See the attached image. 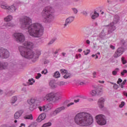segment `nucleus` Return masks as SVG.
<instances>
[{"label": "nucleus", "instance_id": "7ed1b4c3", "mask_svg": "<svg viewBox=\"0 0 127 127\" xmlns=\"http://www.w3.org/2000/svg\"><path fill=\"white\" fill-rule=\"evenodd\" d=\"M74 121L78 126L88 127L93 124V117L89 113L80 112L75 115Z\"/></svg>", "mask_w": 127, "mask_h": 127}, {"label": "nucleus", "instance_id": "6e6d98bb", "mask_svg": "<svg viewBox=\"0 0 127 127\" xmlns=\"http://www.w3.org/2000/svg\"><path fill=\"white\" fill-rule=\"evenodd\" d=\"M72 105H74V102H71L70 103L68 104L67 105V107H70V106H72Z\"/></svg>", "mask_w": 127, "mask_h": 127}, {"label": "nucleus", "instance_id": "bb28decb", "mask_svg": "<svg viewBox=\"0 0 127 127\" xmlns=\"http://www.w3.org/2000/svg\"><path fill=\"white\" fill-rule=\"evenodd\" d=\"M96 37H97V34H94L92 36L89 37V40L91 42H94L95 41Z\"/></svg>", "mask_w": 127, "mask_h": 127}, {"label": "nucleus", "instance_id": "cd10ccee", "mask_svg": "<svg viewBox=\"0 0 127 127\" xmlns=\"http://www.w3.org/2000/svg\"><path fill=\"white\" fill-rule=\"evenodd\" d=\"M99 17V13L97 12V11H94V14L92 15L91 18L92 19H96L97 17Z\"/></svg>", "mask_w": 127, "mask_h": 127}, {"label": "nucleus", "instance_id": "9d476101", "mask_svg": "<svg viewBox=\"0 0 127 127\" xmlns=\"http://www.w3.org/2000/svg\"><path fill=\"white\" fill-rule=\"evenodd\" d=\"M9 57V52L3 48H0V58L2 59H6Z\"/></svg>", "mask_w": 127, "mask_h": 127}, {"label": "nucleus", "instance_id": "473e14b6", "mask_svg": "<svg viewBox=\"0 0 127 127\" xmlns=\"http://www.w3.org/2000/svg\"><path fill=\"white\" fill-rule=\"evenodd\" d=\"M57 40V38L54 37L49 43V44H53Z\"/></svg>", "mask_w": 127, "mask_h": 127}, {"label": "nucleus", "instance_id": "0eeeda50", "mask_svg": "<svg viewBox=\"0 0 127 127\" xmlns=\"http://www.w3.org/2000/svg\"><path fill=\"white\" fill-rule=\"evenodd\" d=\"M95 119L97 124H98V125H100V126H104V125H106V124H107L106 116L100 114L97 115L95 117Z\"/></svg>", "mask_w": 127, "mask_h": 127}, {"label": "nucleus", "instance_id": "a878e982", "mask_svg": "<svg viewBox=\"0 0 127 127\" xmlns=\"http://www.w3.org/2000/svg\"><path fill=\"white\" fill-rule=\"evenodd\" d=\"M17 101V97L13 96L10 100L11 105H13V104H15V102Z\"/></svg>", "mask_w": 127, "mask_h": 127}, {"label": "nucleus", "instance_id": "0e129e2a", "mask_svg": "<svg viewBox=\"0 0 127 127\" xmlns=\"http://www.w3.org/2000/svg\"><path fill=\"white\" fill-rule=\"evenodd\" d=\"M127 83V79H125L124 81L122 83L123 85H125Z\"/></svg>", "mask_w": 127, "mask_h": 127}, {"label": "nucleus", "instance_id": "052dcab7", "mask_svg": "<svg viewBox=\"0 0 127 127\" xmlns=\"http://www.w3.org/2000/svg\"><path fill=\"white\" fill-rule=\"evenodd\" d=\"M120 2H121V3H125L126 0H120Z\"/></svg>", "mask_w": 127, "mask_h": 127}, {"label": "nucleus", "instance_id": "72a5a7b5", "mask_svg": "<svg viewBox=\"0 0 127 127\" xmlns=\"http://www.w3.org/2000/svg\"><path fill=\"white\" fill-rule=\"evenodd\" d=\"M99 55H101V53H100V52H98L97 54H96L95 55H92V57H95V56L96 57L95 59H98V58H99Z\"/></svg>", "mask_w": 127, "mask_h": 127}, {"label": "nucleus", "instance_id": "f257e3e1", "mask_svg": "<svg viewBox=\"0 0 127 127\" xmlns=\"http://www.w3.org/2000/svg\"><path fill=\"white\" fill-rule=\"evenodd\" d=\"M21 28L25 29L28 28V32L32 37L39 38L43 35L44 28L39 23H31V19L28 17H24L20 19Z\"/></svg>", "mask_w": 127, "mask_h": 127}, {"label": "nucleus", "instance_id": "20e7f679", "mask_svg": "<svg viewBox=\"0 0 127 127\" xmlns=\"http://www.w3.org/2000/svg\"><path fill=\"white\" fill-rule=\"evenodd\" d=\"M120 15L115 14L113 16V22L111 23L109 25L105 26L102 31L99 35L100 38H104L106 35L108 34H111L115 31V29H117L115 24H117L120 22Z\"/></svg>", "mask_w": 127, "mask_h": 127}, {"label": "nucleus", "instance_id": "2eb2a0df", "mask_svg": "<svg viewBox=\"0 0 127 127\" xmlns=\"http://www.w3.org/2000/svg\"><path fill=\"white\" fill-rule=\"evenodd\" d=\"M104 103H105V99L103 97H101L98 101V105L100 109H103L104 108Z\"/></svg>", "mask_w": 127, "mask_h": 127}, {"label": "nucleus", "instance_id": "4d7b16f0", "mask_svg": "<svg viewBox=\"0 0 127 127\" xmlns=\"http://www.w3.org/2000/svg\"><path fill=\"white\" fill-rule=\"evenodd\" d=\"M14 91H10L9 92V96H11V95H12V94H14Z\"/></svg>", "mask_w": 127, "mask_h": 127}, {"label": "nucleus", "instance_id": "f3484780", "mask_svg": "<svg viewBox=\"0 0 127 127\" xmlns=\"http://www.w3.org/2000/svg\"><path fill=\"white\" fill-rule=\"evenodd\" d=\"M45 118H46V115L44 113H43L39 116L36 121L38 122V123H40V122L43 121V120H45Z\"/></svg>", "mask_w": 127, "mask_h": 127}, {"label": "nucleus", "instance_id": "4468645a", "mask_svg": "<svg viewBox=\"0 0 127 127\" xmlns=\"http://www.w3.org/2000/svg\"><path fill=\"white\" fill-rule=\"evenodd\" d=\"M74 19H75V16H72L68 17L65 20V23L64 24V27H66L68 24H70L74 21Z\"/></svg>", "mask_w": 127, "mask_h": 127}, {"label": "nucleus", "instance_id": "e433bc0d", "mask_svg": "<svg viewBox=\"0 0 127 127\" xmlns=\"http://www.w3.org/2000/svg\"><path fill=\"white\" fill-rule=\"evenodd\" d=\"M41 1L43 2L44 4H48L49 3V0H40Z\"/></svg>", "mask_w": 127, "mask_h": 127}, {"label": "nucleus", "instance_id": "603ef678", "mask_svg": "<svg viewBox=\"0 0 127 127\" xmlns=\"http://www.w3.org/2000/svg\"><path fill=\"white\" fill-rule=\"evenodd\" d=\"M110 47L111 49H112L113 50H114V49H116V48L114 46H113V45H110Z\"/></svg>", "mask_w": 127, "mask_h": 127}, {"label": "nucleus", "instance_id": "7c9ffc66", "mask_svg": "<svg viewBox=\"0 0 127 127\" xmlns=\"http://www.w3.org/2000/svg\"><path fill=\"white\" fill-rule=\"evenodd\" d=\"M70 77H71V74L68 72L65 73V75L64 76V79H68V78H70Z\"/></svg>", "mask_w": 127, "mask_h": 127}, {"label": "nucleus", "instance_id": "c9c22d12", "mask_svg": "<svg viewBox=\"0 0 127 127\" xmlns=\"http://www.w3.org/2000/svg\"><path fill=\"white\" fill-rule=\"evenodd\" d=\"M66 84V82H64V81H59L58 82V85L59 86H64Z\"/></svg>", "mask_w": 127, "mask_h": 127}, {"label": "nucleus", "instance_id": "39448f33", "mask_svg": "<svg viewBox=\"0 0 127 127\" xmlns=\"http://www.w3.org/2000/svg\"><path fill=\"white\" fill-rule=\"evenodd\" d=\"M42 15L47 23H51L54 20V10L50 6L45 7L42 12Z\"/></svg>", "mask_w": 127, "mask_h": 127}, {"label": "nucleus", "instance_id": "8fccbe9b", "mask_svg": "<svg viewBox=\"0 0 127 127\" xmlns=\"http://www.w3.org/2000/svg\"><path fill=\"white\" fill-rule=\"evenodd\" d=\"M79 85L83 86L84 85H86V82L85 81H81L79 83Z\"/></svg>", "mask_w": 127, "mask_h": 127}, {"label": "nucleus", "instance_id": "774afa93", "mask_svg": "<svg viewBox=\"0 0 127 127\" xmlns=\"http://www.w3.org/2000/svg\"><path fill=\"white\" fill-rule=\"evenodd\" d=\"M80 0H72V1L73 2H78L79 1H80Z\"/></svg>", "mask_w": 127, "mask_h": 127}, {"label": "nucleus", "instance_id": "423d86ee", "mask_svg": "<svg viewBox=\"0 0 127 127\" xmlns=\"http://www.w3.org/2000/svg\"><path fill=\"white\" fill-rule=\"evenodd\" d=\"M59 99H61V94L59 92H51L47 94L45 96L42 97L43 101H46L49 103L50 102H57Z\"/></svg>", "mask_w": 127, "mask_h": 127}, {"label": "nucleus", "instance_id": "c03bdc74", "mask_svg": "<svg viewBox=\"0 0 127 127\" xmlns=\"http://www.w3.org/2000/svg\"><path fill=\"white\" fill-rule=\"evenodd\" d=\"M121 59H122V62L123 64H127V61H126L125 60V58L122 57Z\"/></svg>", "mask_w": 127, "mask_h": 127}, {"label": "nucleus", "instance_id": "2f4dec72", "mask_svg": "<svg viewBox=\"0 0 127 127\" xmlns=\"http://www.w3.org/2000/svg\"><path fill=\"white\" fill-rule=\"evenodd\" d=\"M54 77L55 78H60V73L59 71H56L55 72V74L54 75Z\"/></svg>", "mask_w": 127, "mask_h": 127}, {"label": "nucleus", "instance_id": "9b49d317", "mask_svg": "<svg viewBox=\"0 0 127 127\" xmlns=\"http://www.w3.org/2000/svg\"><path fill=\"white\" fill-rule=\"evenodd\" d=\"M38 102L39 101L37 100V98H32L27 100V103L29 105H33L32 108L33 110H35L38 107V104H37Z\"/></svg>", "mask_w": 127, "mask_h": 127}, {"label": "nucleus", "instance_id": "f704fd0d", "mask_svg": "<svg viewBox=\"0 0 127 127\" xmlns=\"http://www.w3.org/2000/svg\"><path fill=\"white\" fill-rule=\"evenodd\" d=\"M1 8H3V9H6L7 10L8 8V6H7V5H4V4H2L1 5Z\"/></svg>", "mask_w": 127, "mask_h": 127}, {"label": "nucleus", "instance_id": "dca6fc26", "mask_svg": "<svg viewBox=\"0 0 127 127\" xmlns=\"http://www.w3.org/2000/svg\"><path fill=\"white\" fill-rule=\"evenodd\" d=\"M22 114H23V111L20 110L17 112H16L14 114V118L15 120H17L22 116Z\"/></svg>", "mask_w": 127, "mask_h": 127}, {"label": "nucleus", "instance_id": "b1692460", "mask_svg": "<svg viewBox=\"0 0 127 127\" xmlns=\"http://www.w3.org/2000/svg\"><path fill=\"white\" fill-rule=\"evenodd\" d=\"M45 106L46 107V110H47V112L53 108V104L52 103H48Z\"/></svg>", "mask_w": 127, "mask_h": 127}, {"label": "nucleus", "instance_id": "412c9836", "mask_svg": "<svg viewBox=\"0 0 127 127\" xmlns=\"http://www.w3.org/2000/svg\"><path fill=\"white\" fill-rule=\"evenodd\" d=\"M49 85L53 89H55V88L57 87V85H56V82L55 80H51L49 83Z\"/></svg>", "mask_w": 127, "mask_h": 127}, {"label": "nucleus", "instance_id": "3c124183", "mask_svg": "<svg viewBox=\"0 0 127 127\" xmlns=\"http://www.w3.org/2000/svg\"><path fill=\"white\" fill-rule=\"evenodd\" d=\"M122 82H123V80L121 78H119L117 81V84H120V83H122Z\"/></svg>", "mask_w": 127, "mask_h": 127}, {"label": "nucleus", "instance_id": "393cba45", "mask_svg": "<svg viewBox=\"0 0 127 127\" xmlns=\"http://www.w3.org/2000/svg\"><path fill=\"white\" fill-rule=\"evenodd\" d=\"M24 119L25 120H30V121H32L33 120V116L31 114L26 115L24 117Z\"/></svg>", "mask_w": 127, "mask_h": 127}, {"label": "nucleus", "instance_id": "338daca9", "mask_svg": "<svg viewBox=\"0 0 127 127\" xmlns=\"http://www.w3.org/2000/svg\"><path fill=\"white\" fill-rule=\"evenodd\" d=\"M113 75H116L117 74V71L114 70L112 71Z\"/></svg>", "mask_w": 127, "mask_h": 127}, {"label": "nucleus", "instance_id": "5701e85b", "mask_svg": "<svg viewBox=\"0 0 127 127\" xmlns=\"http://www.w3.org/2000/svg\"><path fill=\"white\" fill-rule=\"evenodd\" d=\"M38 109L40 112H44L45 113L47 112V110L46 109L45 105L42 106H39Z\"/></svg>", "mask_w": 127, "mask_h": 127}, {"label": "nucleus", "instance_id": "ddd939ff", "mask_svg": "<svg viewBox=\"0 0 127 127\" xmlns=\"http://www.w3.org/2000/svg\"><path fill=\"white\" fill-rule=\"evenodd\" d=\"M64 110H65V107L64 106L59 107L56 109V110L53 112L52 116H57V115H58V114H59V113H61V112H62V111H64Z\"/></svg>", "mask_w": 127, "mask_h": 127}, {"label": "nucleus", "instance_id": "f8f14e48", "mask_svg": "<svg viewBox=\"0 0 127 127\" xmlns=\"http://www.w3.org/2000/svg\"><path fill=\"white\" fill-rule=\"evenodd\" d=\"M124 52H125V49L124 48L120 47L117 49V51L115 52L113 57L114 58H118V57H120Z\"/></svg>", "mask_w": 127, "mask_h": 127}, {"label": "nucleus", "instance_id": "6e6552de", "mask_svg": "<svg viewBox=\"0 0 127 127\" xmlns=\"http://www.w3.org/2000/svg\"><path fill=\"white\" fill-rule=\"evenodd\" d=\"M103 93V87L102 86H97L94 90L90 92V95L92 97H96V96H101Z\"/></svg>", "mask_w": 127, "mask_h": 127}, {"label": "nucleus", "instance_id": "09e8293b", "mask_svg": "<svg viewBox=\"0 0 127 127\" xmlns=\"http://www.w3.org/2000/svg\"><path fill=\"white\" fill-rule=\"evenodd\" d=\"M81 57H82V56L80 54H79L78 55H76V56H75V58H76V59H78L79 58H81Z\"/></svg>", "mask_w": 127, "mask_h": 127}, {"label": "nucleus", "instance_id": "bf43d9fd", "mask_svg": "<svg viewBox=\"0 0 127 127\" xmlns=\"http://www.w3.org/2000/svg\"><path fill=\"white\" fill-rule=\"evenodd\" d=\"M66 55H67V54H66V53L63 52V53H62V56H63V57H66Z\"/></svg>", "mask_w": 127, "mask_h": 127}, {"label": "nucleus", "instance_id": "a19ab883", "mask_svg": "<svg viewBox=\"0 0 127 127\" xmlns=\"http://www.w3.org/2000/svg\"><path fill=\"white\" fill-rule=\"evenodd\" d=\"M72 9L74 14H77V13H78V9H77V8H72Z\"/></svg>", "mask_w": 127, "mask_h": 127}, {"label": "nucleus", "instance_id": "a211bd4d", "mask_svg": "<svg viewBox=\"0 0 127 127\" xmlns=\"http://www.w3.org/2000/svg\"><path fill=\"white\" fill-rule=\"evenodd\" d=\"M17 9V7H16L14 5H12L11 6H8L7 10H9L10 12H14L15 10Z\"/></svg>", "mask_w": 127, "mask_h": 127}, {"label": "nucleus", "instance_id": "f03ea898", "mask_svg": "<svg viewBox=\"0 0 127 127\" xmlns=\"http://www.w3.org/2000/svg\"><path fill=\"white\" fill-rule=\"evenodd\" d=\"M24 47H20L19 48L20 53L22 56L26 59H33L34 61H36L38 57L41 55L40 50H36L33 52L30 48H34L35 45L31 42H25L24 43Z\"/></svg>", "mask_w": 127, "mask_h": 127}, {"label": "nucleus", "instance_id": "a18cd8bd", "mask_svg": "<svg viewBox=\"0 0 127 127\" xmlns=\"http://www.w3.org/2000/svg\"><path fill=\"white\" fill-rule=\"evenodd\" d=\"M42 75H41V73H38L37 76H36L35 78L36 79H39L40 78V77H41Z\"/></svg>", "mask_w": 127, "mask_h": 127}, {"label": "nucleus", "instance_id": "864d4df0", "mask_svg": "<svg viewBox=\"0 0 127 127\" xmlns=\"http://www.w3.org/2000/svg\"><path fill=\"white\" fill-rule=\"evenodd\" d=\"M82 13L83 15H85V16H87L88 15V13H87L86 11H83L82 12Z\"/></svg>", "mask_w": 127, "mask_h": 127}, {"label": "nucleus", "instance_id": "4be33fe9", "mask_svg": "<svg viewBox=\"0 0 127 127\" xmlns=\"http://www.w3.org/2000/svg\"><path fill=\"white\" fill-rule=\"evenodd\" d=\"M35 83V80L33 78H30L28 79V82H27V86H30L33 85V83Z\"/></svg>", "mask_w": 127, "mask_h": 127}, {"label": "nucleus", "instance_id": "37998d69", "mask_svg": "<svg viewBox=\"0 0 127 127\" xmlns=\"http://www.w3.org/2000/svg\"><path fill=\"white\" fill-rule=\"evenodd\" d=\"M91 51H90V50L87 49L86 50V51H83L84 53V55H88V54H89L90 53Z\"/></svg>", "mask_w": 127, "mask_h": 127}, {"label": "nucleus", "instance_id": "1a4fd4ad", "mask_svg": "<svg viewBox=\"0 0 127 127\" xmlns=\"http://www.w3.org/2000/svg\"><path fill=\"white\" fill-rule=\"evenodd\" d=\"M13 36L18 43H22L25 40L24 35L21 33H15L13 35Z\"/></svg>", "mask_w": 127, "mask_h": 127}, {"label": "nucleus", "instance_id": "5fc2aeb1", "mask_svg": "<svg viewBox=\"0 0 127 127\" xmlns=\"http://www.w3.org/2000/svg\"><path fill=\"white\" fill-rule=\"evenodd\" d=\"M123 94L124 95V96H125V97H127V92L126 91H124L123 92Z\"/></svg>", "mask_w": 127, "mask_h": 127}, {"label": "nucleus", "instance_id": "4c0bfd02", "mask_svg": "<svg viewBox=\"0 0 127 127\" xmlns=\"http://www.w3.org/2000/svg\"><path fill=\"white\" fill-rule=\"evenodd\" d=\"M51 126V123H48L44 124L42 126V127H50Z\"/></svg>", "mask_w": 127, "mask_h": 127}, {"label": "nucleus", "instance_id": "49530a36", "mask_svg": "<svg viewBox=\"0 0 127 127\" xmlns=\"http://www.w3.org/2000/svg\"><path fill=\"white\" fill-rule=\"evenodd\" d=\"M124 106H125V102L122 101L121 102V104L119 105V107L120 108H123Z\"/></svg>", "mask_w": 127, "mask_h": 127}, {"label": "nucleus", "instance_id": "de8ad7c7", "mask_svg": "<svg viewBox=\"0 0 127 127\" xmlns=\"http://www.w3.org/2000/svg\"><path fill=\"white\" fill-rule=\"evenodd\" d=\"M114 89H115V90H117V89L119 88V85L117 84H114V85L113 86Z\"/></svg>", "mask_w": 127, "mask_h": 127}, {"label": "nucleus", "instance_id": "58836bf2", "mask_svg": "<svg viewBox=\"0 0 127 127\" xmlns=\"http://www.w3.org/2000/svg\"><path fill=\"white\" fill-rule=\"evenodd\" d=\"M60 72H61V73H62V74H66V72H68V71H67V70H66L64 69H62L60 70Z\"/></svg>", "mask_w": 127, "mask_h": 127}, {"label": "nucleus", "instance_id": "680f3d73", "mask_svg": "<svg viewBox=\"0 0 127 127\" xmlns=\"http://www.w3.org/2000/svg\"><path fill=\"white\" fill-rule=\"evenodd\" d=\"M86 42L87 44H88L89 45L91 43V41H90V40H87L86 41Z\"/></svg>", "mask_w": 127, "mask_h": 127}, {"label": "nucleus", "instance_id": "c756f323", "mask_svg": "<svg viewBox=\"0 0 127 127\" xmlns=\"http://www.w3.org/2000/svg\"><path fill=\"white\" fill-rule=\"evenodd\" d=\"M12 20V16L8 15L5 18H4L5 21H10V20Z\"/></svg>", "mask_w": 127, "mask_h": 127}, {"label": "nucleus", "instance_id": "ea45409f", "mask_svg": "<svg viewBox=\"0 0 127 127\" xmlns=\"http://www.w3.org/2000/svg\"><path fill=\"white\" fill-rule=\"evenodd\" d=\"M41 73L44 74V75H46L48 73V71L46 69H45L42 71Z\"/></svg>", "mask_w": 127, "mask_h": 127}, {"label": "nucleus", "instance_id": "6ab92c4d", "mask_svg": "<svg viewBox=\"0 0 127 127\" xmlns=\"http://www.w3.org/2000/svg\"><path fill=\"white\" fill-rule=\"evenodd\" d=\"M14 25V24L9 22L4 24V26H5L6 28H12Z\"/></svg>", "mask_w": 127, "mask_h": 127}, {"label": "nucleus", "instance_id": "79ce46f5", "mask_svg": "<svg viewBox=\"0 0 127 127\" xmlns=\"http://www.w3.org/2000/svg\"><path fill=\"white\" fill-rule=\"evenodd\" d=\"M127 70L126 69H124L123 71L121 72V74L122 76H125V74H127Z\"/></svg>", "mask_w": 127, "mask_h": 127}, {"label": "nucleus", "instance_id": "c85d7f7f", "mask_svg": "<svg viewBox=\"0 0 127 127\" xmlns=\"http://www.w3.org/2000/svg\"><path fill=\"white\" fill-rule=\"evenodd\" d=\"M106 11H107V12H109V13H111V14H113L114 13V7L113 8H111L110 7H108L107 9H106Z\"/></svg>", "mask_w": 127, "mask_h": 127}, {"label": "nucleus", "instance_id": "e2e57ef3", "mask_svg": "<svg viewBox=\"0 0 127 127\" xmlns=\"http://www.w3.org/2000/svg\"><path fill=\"white\" fill-rule=\"evenodd\" d=\"M19 127H25V124L22 123Z\"/></svg>", "mask_w": 127, "mask_h": 127}, {"label": "nucleus", "instance_id": "aec40b11", "mask_svg": "<svg viewBox=\"0 0 127 127\" xmlns=\"http://www.w3.org/2000/svg\"><path fill=\"white\" fill-rule=\"evenodd\" d=\"M6 67H7V63H0V70L6 69Z\"/></svg>", "mask_w": 127, "mask_h": 127}, {"label": "nucleus", "instance_id": "69168bd1", "mask_svg": "<svg viewBox=\"0 0 127 127\" xmlns=\"http://www.w3.org/2000/svg\"><path fill=\"white\" fill-rule=\"evenodd\" d=\"M121 88H122V89H124V85L125 84H123V83H121V84H119Z\"/></svg>", "mask_w": 127, "mask_h": 127}, {"label": "nucleus", "instance_id": "13d9d810", "mask_svg": "<svg viewBox=\"0 0 127 127\" xmlns=\"http://www.w3.org/2000/svg\"><path fill=\"white\" fill-rule=\"evenodd\" d=\"M79 98H81V99H87V97L86 96H84L83 95H80L79 96Z\"/></svg>", "mask_w": 127, "mask_h": 127}]
</instances>
